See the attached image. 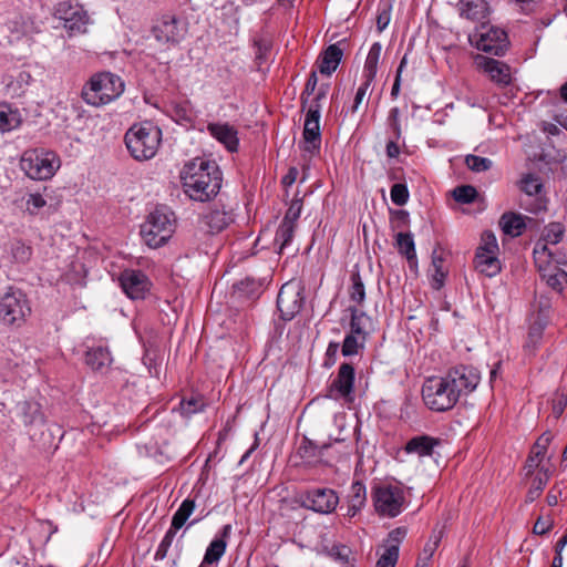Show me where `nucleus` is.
Masks as SVG:
<instances>
[{
	"instance_id": "f257e3e1",
	"label": "nucleus",
	"mask_w": 567,
	"mask_h": 567,
	"mask_svg": "<svg viewBox=\"0 0 567 567\" xmlns=\"http://www.w3.org/2000/svg\"><path fill=\"white\" fill-rule=\"evenodd\" d=\"M181 181L190 199L208 202L219 193L223 175L215 161L196 157L183 166Z\"/></svg>"
},
{
	"instance_id": "f03ea898",
	"label": "nucleus",
	"mask_w": 567,
	"mask_h": 567,
	"mask_svg": "<svg viewBox=\"0 0 567 567\" xmlns=\"http://www.w3.org/2000/svg\"><path fill=\"white\" fill-rule=\"evenodd\" d=\"M123 80L111 72H101L91 76L82 89V99L86 104L101 106L116 100L124 92Z\"/></svg>"
},
{
	"instance_id": "7ed1b4c3",
	"label": "nucleus",
	"mask_w": 567,
	"mask_h": 567,
	"mask_svg": "<svg viewBox=\"0 0 567 567\" xmlns=\"http://www.w3.org/2000/svg\"><path fill=\"white\" fill-rule=\"evenodd\" d=\"M161 138V128L151 122L134 124L124 137L128 152L137 161H146L154 157Z\"/></svg>"
},
{
	"instance_id": "20e7f679",
	"label": "nucleus",
	"mask_w": 567,
	"mask_h": 567,
	"mask_svg": "<svg viewBox=\"0 0 567 567\" xmlns=\"http://www.w3.org/2000/svg\"><path fill=\"white\" fill-rule=\"evenodd\" d=\"M172 217L173 213L164 206L156 207L150 213L147 219L141 226V235L148 247H161L172 237L174 233Z\"/></svg>"
},
{
	"instance_id": "39448f33",
	"label": "nucleus",
	"mask_w": 567,
	"mask_h": 567,
	"mask_svg": "<svg viewBox=\"0 0 567 567\" xmlns=\"http://www.w3.org/2000/svg\"><path fill=\"white\" fill-rule=\"evenodd\" d=\"M424 404L432 411L445 412L454 408L458 401L457 391L444 377H431L422 386Z\"/></svg>"
},
{
	"instance_id": "423d86ee",
	"label": "nucleus",
	"mask_w": 567,
	"mask_h": 567,
	"mask_svg": "<svg viewBox=\"0 0 567 567\" xmlns=\"http://www.w3.org/2000/svg\"><path fill=\"white\" fill-rule=\"evenodd\" d=\"M371 498L380 516L396 517L406 506L404 489L400 485L378 483L372 487Z\"/></svg>"
},
{
	"instance_id": "0eeeda50",
	"label": "nucleus",
	"mask_w": 567,
	"mask_h": 567,
	"mask_svg": "<svg viewBox=\"0 0 567 567\" xmlns=\"http://www.w3.org/2000/svg\"><path fill=\"white\" fill-rule=\"evenodd\" d=\"M20 167L31 179L47 181L60 167V158L54 152L29 150L23 153Z\"/></svg>"
},
{
	"instance_id": "6e6552de",
	"label": "nucleus",
	"mask_w": 567,
	"mask_h": 567,
	"mask_svg": "<svg viewBox=\"0 0 567 567\" xmlns=\"http://www.w3.org/2000/svg\"><path fill=\"white\" fill-rule=\"evenodd\" d=\"M535 264L540 272L542 278L554 290L561 292L567 287V272L557 266L558 261L554 258L553 252L543 245L534 248Z\"/></svg>"
},
{
	"instance_id": "1a4fd4ad",
	"label": "nucleus",
	"mask_w": 567,
	"mask_h": 567,
	"mask_svg": "<svg viewBox=\"0 0 567 567\" xmlns=\"http://www.w3.org/2000/svg\"><path fill=\"white\" fill-rule=\"evenodd\" d=\"M468 41L477 50L493 55H503L508 47L507 33L499 28L482 23L468 35Z\"/></svg>"
},
{
	"instance_id": "9d476101",
	"label": "nucleus",
	"mask_w": 567,
	"mask_h": 567,
	"mask_svg": "<svg viewBox=\"0 0 567 567\" xmlns=\"http://www.w3.org/2000/svg\"><path fill=\"white\" fill-rule=\"evenodd\" d=\"M27 296L19 289L10 288L0 298V320L8 326L20 324L30 315Z\"/></svg>"
},
{
	"instance_id": "9b49d317",
	"label": "nucleus",
	"mask_w": 567,
	"mask_h": 567,
	"mask_svg": "<svg viewBox=\"0 0 567 567\" xmlns=\"http://www.w3.org/2000/svg\"><path fill=\"white\" fill-rule=\"evenodd\" d=\"M339 504L337 492L328 487H315L300 495V506L319 514H331Z\"/></svg>"
},
{
	"instance_id": "f8f14e48",
	"label": "nucleus",
	"mask_w": 567,
	"mask_h": 567,
	"mask_svg": "<svg viewBox=\"0 0 567 567\" xmlns=\"http://www.w3.org/2000/svg\"><path fill=\"white\" fill-rule=\"evenodd\" d=\"M303 288L299 281H288L281 286L277 297V308L281 319L289 321L295 318L303 306Z\"/></svg>"
},
{
	"instance_id": "ddd939ff",
	"label": "nucleus",
	"mask_w": 567,
	"mask_h": 567,
	"mask_svg": "<svg viewBox=\"0 0 567 567\" xmlns=\"http://www.w3.org/2000/svg\"><path fill=\"white\" fill-rule=\"evenodd\" d=\"M187 32L186 23L173 14H163L152 27V34L161 44L175 45Z\"/></svg>"
},
{
	"instance_id": "4468645a",
	"label": "nucleus",
	"mask_w": 567,
	"mask_h": 567,
	"mask_svg": "<svg viewBox=\"0 0 567 567\" xmlns=\"http://www.w3.org/2000/svg\"><path fill=\"white\" fill-rule=\"evenodd\" d=\"M54 16L63 21V27L70 35L86 32L90 18L82 7L63 1L56 6Z\"/></svg>"
},
{
	"instance_id": "2eb2a0df",
	"label": "nucleus",
	"mask_w": 567,
	"mask_h": 567,
	"mask_svg": "<svg viewBox=\"0 0 567 567\" xmlns=\"http://www.w3.org/2000/svg\"><path fill=\"white\" fill-rule=\"evenodd\" d=\"M118 281L124 293L132 300L145 299L152 287L148 277L138 269L123 270Z\"/></svg>"
},
{
	"instance_id": "dca6fc26",
	"label": "nucleus",
	"mask_w": 567,
	"mask_h": 567,
	"mask_svg": "<svg viewBox=\"0 0 567 567\" xmlns=\"http://www.w3.org/2000/svg\"><path fill=\"white\" fill-rule=\"evenodd\" d=\"M520 189L525 194L519 202L522 208L534 214L546 209V199L542 196L543 183L538 176L526 175L520 181Z\"/></svg>"
},
{
	"instance_id": "f3484780",
	"label": "nucleus",
	"mask_w": 567,
	"mask_h": 567,
	"mask_svg": "<svg viewBox=\"0 0 567 567\" xmlns=\"http://www.w3.org/2000/svg\"><path fill=\"white\" fill-rule=\"evenodd\" d=\"M445 378L451 386L457 391V396L467 394L476 389L480 383L481 374L472 365H456L447 371Z\"/></svg>"
},
{
	"instance_id": "a211bd4d",
	"label": "nucleus",
	"mask_w": 567,
	"mask_h": 567,
	"mask_svg": "<svg viewBox=\"0 0 567 567\" xmlns=\"http://www.w3.org/2000/svg\"><path fill=\"white\" fill-rule=\"evenodd\" d=\"M476 62L497 85L506 86L512 83L511 68L506 63L482 55L477 56Z\"/></svg>"
},
{
	"instance_id": "6ab92c4d",
	"label": "nucleus",
	"mask_w": 567,
	"mask_h": 567,
	"mask_svg": "<svg viewBox=\"0 0 567 567\" xmlns=\"http://www.w3.org/2000/svg\"><path fill=\"white\" fill-rule=\"evenodd\" d=\"M355 371L352 364L342 363L339 369L337 377L333 379L330 385V392H337L339 396L351 400L354 388Z\"/></svg>"
},
{
	"instance_id": "aec40b11",
	"label": "nucleus",
	"mask_w": 567,
	"mask_h": 567,
	"mask_svg": "<svg viewBox=\"0 0 567 567\" xmlns=\"http://www.w3.org/2000/svg\"><path fill=\"white\" fill-rule=\"evenodd\" d=\"M231 221L230 213L224 209H210L199 218L198 228L205 234L214 235L223 231Z\"/></svg>"
},
{
	"instance_id": "412c9836",
	"label": "nucleus",
	"mask_w": 567,
	"mask_h": 567,
	"mask_svg": "<svg viewBox=\"0 0 567 567\" xmlns=\"http://www.w3.org/2000/svg\"><path fill=\"white\" fill-rule=\"evenodd\" d=\"M209 134L221 143L229 152H236L239 145L237 130L228 123H209Z\"/></svg>"
},
{
	"instance_id": "4be33fe9",
	"label": "nucleus",
	"mask_w": 567,
	"mask_h": 567,
	"mask_svg": "<svg viewBox=\"0 0 567 567\" xmlns=\"http://www.w3.org/2000/svg\"><path fill=\"white\" fill-rule=\"evenodd\" d=\"M303 140L306 143V151L313 152L320 148V115L317 114V110L306 113Z\"/></svg>"
},
{
	"instance_id": "5701e85b",
	"label": "nucleus",
	"mask_w": 567,
	"mask_h": 567,
	"mask_svg": "<svg viewBox=\"0 0 567 567\" xmlns=\"http://www.w3.org/2000/svg\"><path fill=\"white\" fill-rule=\"evenodd\" d=\"M343 55L338 43L330 44L318 58L317 65L321 74L330 76L338 68Z\"/></svg>"
},
{
	"instance_id": "b1692460",
	"label": "nucleus",
	"mask_w": 567,
	"mask_h": 567,
	"mask_svg": "<svg viewBox=\"0 0 567 567\" xmlns=\"http://www.w3.org/2000/svg\"><path fill=\"white\" fill-rule=\"evenodd\" d=\"M348 508L346 516L354 517L367 504V488L361 481H354L347 497Z\"/></svg>"
},
{
	"instance_id": "393cba45",
	"label": "nucleus",
	"mask_w": 567,
	"mask_h": 567,
	"mask_svg": "<svg viewBox=\"0 0 567 567\" xmlns=\"http://www.w3.org/2000/svg\"><path fill=\"white\" fill-rule=\"evenodd\" d=\"M113 362L107 347L99 346L89 349L85 353V363L96 372L106 371Z\"/></svg>"
},
{
	"instance_id": "a878e982",
	"label": "nucleus",
	"mask_w": 567,
	"mask_h": 567,
	"mask_svg": "<svg viewBox=\"0 0 567 567\" xmlns=\"http://www.w3.org/2000/svg\"><path fill=\"white\" fill-rule=\"evenodd\" d=\"M458 11L462 18L478 22L487 17L488 6L485 0H460Z\"/></svg>"
},
{
	"instance_id": "bb28decb",
	"label": "nucleus",
	"mask_w": 567,
	"mask_h": 567,
	"mask_svg": "<svg viewBox=\"0 0 567 567\" xmlns=\"http://www.w3.org/2000/svg\"><path fill=\"white\" fill-rule=\"evenodd\" d=\"M231 533V525H225L220 530V537L215 538L208 545L205 555L204 563L214 564L217 563L226 551L227 538Z\"/></svg>"
},
{
	"instance_id": "cd10ccee",
	"label": "nucleus",
	"mask_w": 567,
	"mask_h": 567,
	"mask_svg": "<svg viewBox=\"0 0 567 567\" xmlns=\"http://www.w3.org/2000/svg\"><path fill=\"white\" fill-rule=\"evenodd\" d=\"M441 441L429 435L414 436L405 445L406 453H414L419 456H430L434 447L439 446Z\"/></svg>"
},
{
	"instance_id": "c85d7f7f",
	"label": "nucleus",
	"mask_w": 567,
	"mask_h": 567,
	"mask_svg": "<svg viewBox=\"0 0 567 567\" xmlns=\"http://www.w3.org/2000/svg\"><path fill=\"white\" fill-rule=\"evenodd\" d=\"M526 218L517 213L507 212L504 213L499 218V226L504 234L512 237L520 236L526 228Z\"/></svg>"
},
{
	"instance_id": "c756f323",
	"label": "nucleus",
	"mask_w": 567,
	"mask_h": 567,
	"mask_svg": "<svg viewBox=\"0 0 567 567\" xmlns=\"http://www.w3.org/2000/svg\"><path fill=\"white\" fill-rule=\"evenodd\" d=\"M18 413L25 426L42 424L44 422L41 405L35 401H23L18 403Z\"/></svg>"
},
{
	"instance_id": "7c9ffc66",
	"label": "nucleus",
	"mask_w": 567,
	"mask_h": 567,
	"mask_svg": "<svg viewBox=\"0 0 567 567\" xmlns=\"http://www.w3.org/2000/svg\"><path fill=\"white\" fill-rule=\"evenodd\" d=\"M474 265L477 271L487 277H494L501 271L497 254L476 252Z\"/></svg>"
},
{
	"instance_id": "2f4dec72",
	"label": "nucleus",
	"mask_w": 567,
	"mask_h": 567,
	"mask_svg": "<svg viewBox=\"0 0 567 567\" xmlns=\"http://www.w3.org/2000/svg\"><path fill=\"white\" fill-rule=\"evenodd\" d=\"M549 478V467H542L539 472H537L536 475L532 477L530 486L526 493L525 503L529 504L535 502L542 495Z\"/></svg>"
},
{
	"instance_id": "473e14b6",
	"label": "nucleus",
	"mask_w": 567,
	"mask_h": 567,
	"mask_svg": "<svg viewBox=\"0 0 567 567\" xmlns=\"http://www.w3.org/2000/svg\"><path fill=\"white\" fill-rule=\"evenodd\" d=\"M545 326L546 323L539 317H537L534 320V322L529 326L527 339L524 343V350L528 354H534L536 349L540 344Z\"/></svg>"
},
{
	"instance_id": "72a5a7b5",
	"label": "nucleus",
	"mask_w": 567,
	"mask_h": 567,
	"mask_svg": "<svg viewBox=\"0 0 567 567\" xmlns=\"http://www.w3.org/2000/svg\"><path fill=\"white\" fill-rule=\"evenodd\" d=\"M348 311L351 315L349 333L368 338L365 322L370 321V317L357 306H349Z\"/></svg>"
},
{
	"instance_id": "f704fd0d",
	"label": "nucleus",
	"mask_w": 567,
	"mask_h": 567,
	"mask_svg": "<svg viewBox=\"0 0 567 567\" xmlns=\"http://www.w3.org/2000/svg\"><path fill=\"white\" fill-rule=\"evenodd\" d=\"M382 51V45L379 42H374L368 53V56L365 59L364 68H363V79L368 81L374 80L377 72H378V64L380 60Z\"/></svg>"
},
{
	"instance_id": "c9c22d12",
	"label": "nucleus",
	"mask_w": 567,
	"mask_h": 567,
	"mask_svg": "<svg viewBox=\"0 0 567 567\" xmlns=\"http://www.w3.org/2000/svg\"><path fill=\"white\" fill-rule=\"evenodd\" d=\"M21 124L20 113L11 110L9 105H0V133L10 132L16 130Z\"/></svg>"
},
{
	"instance_id": "e433bc0d",
	"label": "nucleus",
	"mask_w": 567,
	"mask_h": 567,
	"mask_svg": "<svg viewBox=\"0 0 567 567\" xmlns=\"http://www.w3.org/2000/svg\"><path fill=\"white\" fill-rule=\"evenodd\" d=\"M351 285L349 286V299L358 308L363 306L365 300V287L358 271L351 274Z\"/></svg>"
},
{
	"instance_id": "4c0bfd02",
	"label": "nucleus",
	"mask_w": 567,
	"mask_h": 567,
	"mask_svg": "<svg viewBox=\"0 0 567 567\" xmlns=\"http://www.w3.org/2000/svg\"><path fill=\"white\" fill-rule=\"evenodd\" d=\"M196 504L194 499L186 498L182 502L178 509L175 512V514L172 517L171 526L173 529L178 530L181 529L187 519L190 517L193 512L195 511Z\"/></svg>"
},
{
	"instance_id": "58836bf2",
	"label": "nucleus",
	"mask_w": 567,
	"mask_h": 567,
	"mask_svg": "<svg viewBox=\"0 0 567 567\" xmlns=\"http://www.w3.org/2000/svg\"><path fill=\"white\" fill-rule=\"evenodd\" d=\"M206 401L202 395H190L189 398H183L179 402L178 411L184 417H190L192 415L204 411Z\"/></svg>"
},
{
	"instance_id": "ea45409f",
	"label": "nucleus",
	"mask_w": 567,
	"mask_h": 567,
	"mask_svg": "<svg viewBox=\"0 0 567 567\" xmlns=\"http://www.w3.org/2000/svg\"><path fill=\"white\" fill-rule=\"evenodd\" d=\"M396 246L399 252L405 256L409 262L416 260L415 245L412 234L399 233L396 235Z\"/></svg>"
},
{
	"instance_id": "a19ab883",
	"label": "nucleus",
	"mask_w": 567,
	"mask_h": 567,
	"mask_svg": "<svg viewBox=\"0 0 567 567\" xmlns=\"http://www.w3.org/2000/svg\"><path fill=\"white\" fill-rule=\"evenodd\" d=\"M365 341V337L347 333L341 348L342 355L351 357L358 354L364 349Z\"/></svg>"
},
{
	"instance_id": "79ce46f5",
	"label": "nucleus",
	"mask_w": 567,
	"mask_h": 567,
	"mask_svg": "<svg viewBox=\"0 0 567 567\" xmlns=\"http://www.w3.org/2000/svg\"><path fill=\"white\" fill-rule=\"evenodd\" d=\"M565 227L561 223H550L545 227L543 231L542 239L545 241V244L537 243L536 246L539 245V248H542L543 245H556L563 239Z\"/></svg>"
},
{
	"instance_id": "37998d69",
	"label": "nucleus",
	"mask_w": 567,
	"mask_h": 567,
	"mask_svg": "<svg viewBox=\"0 0 567 567\" xmlns=\"http://www.w3.org/2000/svg\"><path fill=\"white\" fill-rule=\"evenodd\" d=\"M328 446L329 445L318 446L312 441L305 439L298 447V454L305 461L312 462L313 460L321 457L322 451Z\"/></svg>"
},
{
	"instance_id": "c03bdc74",
	"label": "nucleus",
	"mask_w": 567,
	"mask_h": 567,
	"mask_svg": "<svg viewBox=\"0 0 567 567\" xmlns=\"http://www.w3.org/2000/svg\"><path fill=\"white\" fill-rule=\"evenodd\" d=\"M30 81V73L21 71L14 79L12 78L6 83L7 91L12 95L19 96L24 92V89L29 85Z\"/></svg>"
},
{
	"instance_id": "a18cd8bd",
	"label": "nucleus",
	"mask_w": 567,
	"mask_h": 567,
	"mask_svg": "<svg viewBox=\"0 0 567 567\" xmlns=\"http://www.w3.org/2000/svg\"><path fill=\"white\" fill-rule=\"evenodd\" d=\"M296 226L281 221L277 231L275 241L279 245V252H281L292 240Z\"/></svg>"
},
{
	"instance_id": "49530a36",
	"label": "nucleus",
	"mask_w": 567,
	"mask_h": 567,
	"mask_svg": "<svg viewBox=\"0 0 567 567\" xmlns=\"http://www.w3.org/2000/svg\"><path fill=\"white\" fill-rule=\"evenodd\" d=\"M453 197L457 203L471 204L477 197V190L472 185L457 186L453 190Z\"/></svg>"
},
{
	"instance_id": "de8ad7c7",
	"label": "nucleus",
	"mask_w": 567,
	"mask_h": 567,
	"mask_svg": "<svg viewBox=\"0 0 567 567\" xmlns=\"http://www.w3.org/2000/svg\"><path fill=\"white\" fill-rule=\"evenodd\" d=\"M465 164L471 171L475 173H481L488 171L492 167L493 163L487 157H481L477 155L470 154L465 157Z\"/></svg>"
},
{
	"instance_id": "09e8293b",
	"label": "nucleus",
	"mask_w": 567,
	"mask_h": 567,
	"mask_svg": "<svg viewBox=\"0 0 567 567\" xmlns=\"http://www.w3.org/2000/svg\"><path fill=\"white\" fill-rule=\"evenodd\" d=\"M391 200L398 206H403L408 203L410 194L408 186L402 183H396L390 190Z\"/></svg>"
},
{
	"instance_id": "8fccbe9b",
	"label": "nucleus",
	"mask_w": 567,
	"mask_h": 567,
	"mask_svg": "<svg viewBox=\"0 0 567 567\" xmlns=\"http://www.w3.org/2000/svg\"><path fill=\"white\" fill-rule=\"evenodd\" d=\"M476 252H485V254H497L498 252V244L495 235L492 231H484L482 235V244L477 248Z\"/></svg>"
},
{
	"instance_id": "3c124183",
	"label": "nucleus",
	"mask_w": 567,
	"mask_h": 567,
	"mask_svg": "<svg viewBox=\"0 0 567 567\" xmlns=\"http://www.w3.org/2000/svg\"><path fill=\"white\" fill-rule=\"evenodd\" d=\"M176 533L177 530L173 529L172 527L168 528L155 553L156 560H162L167 556L168 549L173 543Z\"/></svg>"
},
{
	"instance_id": "603ef678",
	"label": "nucleus",
	"mask_w": 567,
	"mask_h": 567,
	"mask_svg": "<svg viewBox=\"0 0 567 567\" xmlns=\"http://www.w3.org/2000/svg\"><path fill=\"white\" fill-rule=\"evenodd\" d=\"M12 256L18 262H27L32 256V249L30 246L18 240L12 245Z\"/></svg>"
},
{
	"instance_id": "864d4df0",
	"label": "nucleus",
	"mask_w": 567,
	"mask_h": 567,
	"mask_svg": "<svg viewBox=\"0 0 567 567\" xmlns=\"http://www.w3.org/2000/svg\"><path fill=\"white\" fill-rule=\"evenodd\" d=\"M317 85H318L317 71H312L307 80V83H306L305 89L300 96L302 110L306 109V106L308 104V99L315 93Z\"/></svg>"
},
{
	"instance_id": "5fc2aeb1",
	"label": "nucleus",
	"mask_w": 567,
	"mask_h": 567,
	"mask_svg": "<svg viewBox=\"0 0 567 567\" xmlns=\"http://www.w3.org/2000/svg\"><path fill=\"white\" fill-rule=\"evenodd\" d=\"M301 210H302V200L299 198L293 199L291 202L289 208L287 209L282 221L296 226L297 220L300 217Z\"/></svg>"
},
{
	"instance_id": "6e6d98bb",
	"label": "nucleus",
	"mask_w": 567,
	"mask_h": 567,
	"mask_svg": "<svg viewBox=\"0 0 567 567\" xmlns=\"http://www.w3.org/2000/svg\"><path fill=\"white\" fill-rule=\"evenodd\" d=\"M399 558L395 547L385 548L384 553L378 559L375 567H394Z\"/></svg>"
},
{
	"instance_id": "4d7b16f0",
	"label": "nucleus",
	"mask_w": 567,
	"mask_h": 567,
	"mask_svg": "<svg viewBox=\"0 0 567 567\" xmlns=\"http://www.w3.org/2000/svg\"><path fill=\"white\" fill-rule=\"evenodd\" d=\"M406 535L405 528L398 527L389 533L388 539H386V546L385 548H392L395 547L396 553L399 554V547L402 543L403 538Z\"/></svg>"
},
{
	"instance_id": "13d9d810",
	"label": "nucleus",
	"mask_w": 567,
	"mask_h": 567,
	"mask_svg": "<svg viewBox=\"0 0 567 567\" xmlns=\"http://www.w3.org/2000/svg\"><path fill=\"white\" fill-rule=\"evenodd\" d=\"M441 539H442V532L431 535L429 542L424 545V548H423L421 555L425 556V559H432L435 550L437 549V547L441 543Z\"/></svg>"
},
{
	"instance_id": "bf43d9fd",
	"label": "nucleus",
	"mask_w": 567,
	"mask_h": 567,
	"mask_svg": "<svg viewBox=\"0 0 567 567\" xmlns=\"http://www.w3.org/2000/svg\"><path fill=\"white\" fill-rule=\"evenodd\" d=\"M391 20V9L389 4H383L382 8H379L377 16V28L379 32H382Z\"/></svg>"
},
{
	"instance_id": "052dcab7",
	"label": "nucleus",
	"mask_w": 567,
	"mask_h": 567,
	"mask_svg": "<svg viewBox=\"0 0 567 567\" xmlns=\"http://www.w3.org/2000/svg\"><path fill=\"white\" fill-rule=\"evenodd\" d=\"M47 205L45 199L40 194H31L27 199V210L35 215Z\"/></svg>"
},
{
	"instance_id": "680f3d73",
	"label": "nucleus",
	"mask_w": 567,
	"mask_h": 567,
	"mask_svg": "<svg viewBox=\"0 0 567 567\" xmlns=\"http://www.w3.org/2000/svg\"><path fill=\"white\" fill-rule=\"evenodd\" d=\"M400 110L399 107H393L389 112L388 122L390 127L393 131L394 137L399 140L402 135L401 125H400Z\"/></svg>"
},
{
	"instance_id": "e2e57ef3",
	"label": "nucleus",
	"mask_w": 567,
	"mask_h": 567,
	"mask_svg": "<svg viewBox=\"0 0 567 567\" xmlns=\"http://www.w3.org/2000/svg\"><path fill=\"white\" fill-rule=\"evenodd\" d=\"M350 554L351 549L346 545H334L330 549V556L342 564L349 561Z\"/></svg>"
},
{
	"instance_id": "0e129e2a",
	"label": "nucleus",
	"mask_w": 567,
	"mask_h": 567,
	"mask_svg": "<svg viewBox=\"0 0 567 567\" xmlns=\"http://www.w3.org/2000/svg\"><path fill=\"white\" fill-rule=\"evenodd\" d=\"M543 462L539 457L529 454L524 466L525 475L534 477L542 467H546Z\"/></svg>"
},
{
	"instance_id": "69168bd1",
	"label": "nucleus",
	"mask_w": 567,
	"mask_h": 567,
	"mask_svg": "<svg viewBox=\"0 0 567 567\" xmlns=\"http://www.w3.org/2000/svg\"><path fill=\"white\" fill-rule=\"evenodd\" d=\"M554 522L548 516L546 518L539 516L533 527V532L537 535H545L553 528Z\"/></svg>"
},
{
	"instance_id": "338daca9",
	"label": "nucleus",
	"mask_w": 567,
	"mask_h": 567,
	"mask_svg": "<svg viewBox=\"0 0 567 567\" xmlns=\"http://www.w3.org/2000/svg\"><path fill=\"white\" fill-rule=\"evenodd\" d=\"M509 2L514 3L518 9L528 14L536 10L539 0H508Z\"/></svg>"
},
{
	"instance_id": "774afa93",
	"label": "nucleus",
	"mask_w": 567,
	"mask_h": 567,
	"mask_svg": "<svg viewBox=\"0 0 567 567\" xmlns=\"http://www.w3.org/2000/svg\"><path fill=\"white\" fill-rule=\"evenodd\" d=\"M567 405V396L564 393L557 394L553 400V414L558 419Z\"/></svg>"
}]
</instances>
